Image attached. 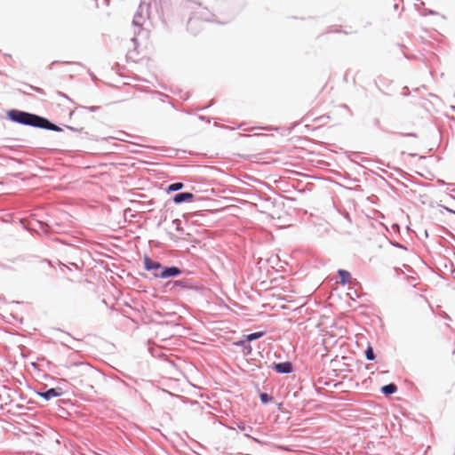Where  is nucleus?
<instances>
[{
    "label": "nucleus",
    "instance_id": "9",
    "mask_svg": "<svg viewBox=\"0 0 455 455\" xmlns=\"http://www.w3.org/2000/svg\"><path fill=\"white\" fill-rule=\"evenodd\" d=\"M339 276L341 278V283H347L349 281L350 274L347 271L341 269V270L339 271Z\"/></svg>",
    "mask_w": 455,
    "mask_h": 455
},
{
    "label": "nucleus",
    "instance_id": "13",
    "mask_svg": "<svg viewBox=\"0 0 455 455\" xmlns=\"http://www.w3.org/2000/svg\"><path fill=\"white\" fill-rule=\"evenodd\" d=\"M267 395L266 394H262V395H261V400H262L263 402H267Z\"/></svg>",
    "mask_w": 455,
    "mask_h": 455
},
{
    "label": "nucleus",
    "instance_id": "7",
    "mask_svg": "<svg viewBox=\"0 0 455 455\" xmlns=\"http://www.w3.org/2000/svg\"><path fill=\"white\" fill-rule=\"evenodd\" d=\"M39 395L41 396H43L44 398H45L46 400H50L53 397L60 396L61 395V393L58 392L55 388H51V389L47 390L46 392L40 393Z\"/></svg>",
    "mask_w": 455,
    "mask_h": 455
},
{
    "label": "nucleus",
    "instance_id": "4",
    "mask_svg": "<svg viewBox=\"0 0 455 455\" xmlns=\"http://www.w3.org/2000/svg\"><path fill=\"white\" fill-rule=\"evenodd\" d=\"M145 268L147 270H154L155 273H159L158 270L161 268V264L156 261H153L148 257L144 258Z\"/></svg>",
    "mask_w": 455,
    "mask_h": 455
},
{
    "label": "nucleus",
    "instance_id": "8",
    "mask_svg": "<svg viewBox=\"0 0 455 455\" xmlns=\"http://www.w3.org/2000/svg\"><path fill=\"white\" fill-rule=\"evenodd\" d=\"M396 390H397V387L393 383L386 385V386L382 387V388H381V391L385 395L394 394L395 392H396Z\"/></svg>",
    "mask_w": 455,
    "mask_h": 455
},
{
    "label": "nucleus",
    "instance_id": "1",
    "mask_svg": "<svg viewBox=\"0 0 455 455\" xmlns=\"http://www.w3.org/2000/svg\"><path fill=\"white\" fill-rule=\"evenodd\" d=\"M8 116L12 121L22 124H28L40 128H46L50 130H57V127L54 124H51L47 119L27 112L11 110L8 112Z\"/></svg>",
    "mask_w": 455,
    "mask_h": 455
},
{
    "label": "nucleus",
    "instance_id": "2",
    "mask_svg": "<svg viewBox=\"0 0 455 455\" xmlns=\"http://www.w3.org/2000/svg\"><path fill=\"white\" fill-rule=\"evenodd\" d=\"M132 44H133V49L130 50L128 52L129 59L132 60V61H134V62H139L145 59H149V57L148 55V43L142 46L139 43L138 38H133Z\"/></svg>",
    "mask_w": 455,
    "mask_h": 455
},
{
    "label": "nucleus",
    "instance_id": "5",
    "mask_svg": "<svg viewBox=\"0 0 455 455\" xmlns=\"http://www.w3.org/2000/svg\"><path fill=\"white\" fill-rule=\"evenodd\" d=\"M274 368L279 373H290L292 371V365L288 362L276 363Z\"/></svg>",
    "mask_w": 455,
    "mask_h": 455
},
{
    "label": "nucleus",
    "instance_id": "11",
    "mask_svg": "<svg viewBox=\"0 0 455 455\" xmlns=\"http://www.w3.org/2000/svg\"><path fill=\"white\" fill-rule=\"evenodd\" d=\"M182 188H183V183L177 182V183H173V184L170 185L168 188V190L169 191H178V190L181 189Z\"/></svg>",
    "mask_w": 455,
    "mask_h": 455
},
{
    "label": "nucleus",
    "instance_id": "12",
    "mask_svg": "<svg viewBox=\"0 0 455 455\" xmlns=\"http://www.w3.org/2000/svg\"><path fill=\"white\" fill-rule=\"evenodd\" d=\"M365 355L368 360H373L375 358L373 349L371 347L366 349Z\"/></svg>",
    "mask_w": 455,
    "mask_h": 455
},
{
    "label": "nucleus",
    "instance_id": "6",
    "mask_svg": "<svg viewBox=\"0 0 455 455\" xmlns=\"http://www.w3.org/2000/svg\"><path fill=\"white\" fill-rule=\"evenodd\" d=\"M194 198V195L192 193H180V194H177L174 198H173V201L176 203V204H180L182 202H185V201H192Z\"/></svg>",
    "mask_w": 455,
    "mask_h": 455
},
{
    "label": "nucleus",
    "instance_id": "10",
    "mask_svg": "<svg viewBox=\"0 0 455 455\" xmlns=\"http://www.w3.org/2000/svg\"><path fill=\"white\" fill-rule=\"evenodd\" d=\"M263 335H264L263 331L254 332V333L247 335L246 336V340L247 341H251V340H254V339L261 338Z\"/></svg>",
    "mask_w": 455,
    "mask_h": 455
},
{
    "label": "nucleus",
    "instance_id": "3",
    "mask_svg": "<svg viewBox=\"0 0 455 455\" xmlns=\"http://www.w3.org/2000/svg\"><path fill=\"white\" fill-rule=\"evenodd\" d=\"M180 274V268L177 267H166L159 273H154L156 277L168 278L171 276H176Z\"/></svg>",
    "mask_w": 455,
    "mask_h": 455
},
{
    "label": "nucleus",
    "instance_id": "14",
    "mask_svg": "<svg viewBox=\"0 0 455 455\" xmlns=\"http://www.w3.org/2000/svg\"><path fill=\"white\" fill-rule=\"evenodd\" d=\"M174 223H177V225L179 226L180 220H176L174 221Z\"/></svg>",
    "mask_w": 455,
    "mask_h": 455
}]
</instances>
